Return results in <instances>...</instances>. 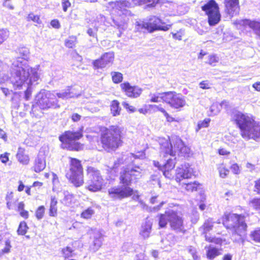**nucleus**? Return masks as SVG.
<instances>
[{"label":"nucleus","instance_id":"f257e3e1","mask_svg":"<svg viewBox=\"0 0 260 260\" xmlns=\"http://www.w3.org/2000/svg\"><path fill=\"white\" fill-rule=\"evenodd\" d=\"M20 57L13 59L10 69L9 79L15 86H20L29 76V83H32L39 80L37 70L29 67L24 61L29 53L28 49L22 47L18 49Z\"/></svg>","mask_w":260,"mask_h":260},{"label":"nucleus","instance_id":"f03ea898","mask_svg":"<svg viewBox=\"0 0 260 260\" xmlns=\"http://www.w3.org/2000/svg\"><path fill=\"white\" fill-rule=\"evenodd\" d=\"M231 119L240 128L244 139L255 140L260 138V124L255 122L252 117L236 111L233 112Z\"/></svg>","mask_w":260,"mask_h":260},{"label":"nucleus","instance_id":"7ed1b4c3","mask_svg":"<svg viewBox=\"0 0 260 260\" xmlns=\"http://www.w3.org/2000/svg\"><path fill=\"white\" fill-rule=\"evenodd\" d=\"M245 216L235 213L225 214L223 217L222 223L232 234L235 241L242 240L246 235L247 224Z\"/></svg>","mask_w":260,"mask_h":260},{"label":"nucleus","instance_id":"20e7f679","mask_svg":"<svg viewBox=\"0 0 260 260\" xmlns=\"http://www.w3.org/2000/svg\"><path fill=\"white\" fill-rule=\"evenodd\" d=\"M121 129L117 126H111L102 132L101 140L103 147L107 151L115 150L121 143Z\"/></svg>","mask_w":260,"mask_h":260},{"label":"nucleus","instance_id":"39448f33","mask_svg":"<svg viewBox=\"0 0 260 260\" xmlns=\"http://www.w3.org/2000/svg\"><path fill=\"white\" fill-rule=\"evenodd\" d=\"M160 228H165L169 222L171 229L176 232H184V227L182 217L178 213L171 209L165 211L164 214L157 216Z\"/></svg>","mask_w":260,"mask_h":260},{"label":"nucleus","instance_id":"423d86ee","mask_svg":"<svg viewBox=\"0 0 260 260\" xmlns=\"http://www.w3.org/2000/svg\"><path fill=\"white\" fill-rule=\"evenodd\" d=\"M172 141L174 143V149L172 144L165 138H159V143L160 145V156L167 157V155L172 157L175 156L177 152L183 154L187 153L188 148L184 146L183 141L179 137L172 138Z\"/></svg>","mask_w":260,"mask_h":260},{"label":"nucleus","instance_id":"0eeeda50","mask_svg":"<svg viewBox=\"0 0 260 260\" xmlns=\"http://www.w3.org/2000/svg\"><path fill=\"white\" fill-rule=\"evenodd\" d=\"M193 175L192 168H190L188 164H185L177 169L175 180L187 191H196L200 186V184L197 181L189 183L185 180L190 178Z\"/></svg>","mask_w":260,"mask_h":260},{"label":"nucleus","instance_id":"6e6552de","mask_svg":"<svg viewBox=\"0 0 260 260\" xmlns=\"http://www.w3.org/2000/svg\"><path fill=\"white\" fill-rule=\"evenodd\" d=\"M70 170L66 174V177L76 187H79L84 183L83 168L81 161L76 158L69 157Z\"/></svg>","mask_w":260,"mask_h":260},{"label":"nucleus","instance_id":"1a4fd4ad","mask_svg":"<svg viewBox=\"0 0 260 260\" xmlns=\"http://www.w3.org/2000/svg\"><path fill=\"white\" fill-rule=\"evenodd\" d=\"M80 131H67L59 137L61 142V147L71 150L78 151L82 148V145L77 141L82 137Z\"/></svg>","mask_w":260,"mask_h":260},{"label":"nucleus","instance_id":"9d476101","mask_svg":"<svg viewBox=\"0 0 260 260\" xmlns=\"http://www.w3.org/2000/svg\"><path fill=\"white\" fill-rule=\"evenodd\" d=\"M36 105H32V110L38 106L41 109L46 110L51 108L59 107L56 95L49 91L41 90L36 96Z\"/></svg>","mask_w":260,"mask_h":260},{"label":"nucleus","instance_id":"9b49d317","mask_svg":"<svg viewBox=\"0 0 260 260\" xmlns=\"http://www.w3.org/2000/svg\"><path fill=\"white\" fill-rule=\"evenodd\" d=\"M137 23L138 29H144L150 32L158 30L166 31L171 26V24H166L165 22L154 16H151L147 22L140 21Z\"/></svg>","mask_w":260,"mask_h":260},{"label":"nucleus","instance_id":"f8f14e48","mask_svg":"<svg viewBox=\"0 0 260 260\" xmlns=\"http://www.w3.org/2000/svg\"><path fill=\"white\" fill-rule=\"evenodd\" d=\"M88 180L87 188L91 191L100 190L102 187L103 179L99 170L94 168L89 167L87 169Z\"/></svg>","mask_w":260,"mask_h":260},{"label":"nucleus","instance_id":"ddd939ff","mask_svg":"<svg viewBox=\"0 0 260 260\" xmlns=\"http://www.w3.org/2000/svg\"><path fill=\"white\" fill-rule=\"evenodd\" d=\"M159 0H119L115 2H111L114 5L113 8L120 11L125 15H130V12L127 8H131L134 5H141L144 3H150V5L153 6Z\"/></svg>","mask_w":260,"mask_h":260},{"label":"nucleus","instance_id":"4468645a","mask_svg":"<svg viewBox=\"0 0 260 260\" xmlns=\"http://www.w3.org/2000/svg\"><path fill=\"white\" fill-rule=\"evenodd\" d=\"M202 9L208 16L210 25H215L219 22L221 16L218 4L214 0L209 1L202 7Z\"/></svg>","mask_w":260,"mask_h":260},{"label":"nucleus","instance_id":"2eb2a0df","mask_svg":"<svg viewBox=\"0 0 260 260\" xmlns=\"http://www.w3.org/2000/svg\"><path fill=\"white\" fill-rule=\"evenodd\" d=\"M133 189L127 186H117L108 189V196L113 200H121L130 197L133 193Z\"/></svg>","mask_w":260,"mask_h":260},{"label":"nucleus","instance_id":"dca6fc26","mask_svg":"<svg viewBox=\"0 0 260 260\" xmlns=\"http://www.w3.org/2000/svg\"><path fill=\"white\" fill-rule=\"evenodd\" d=\"M166 103L175 109L183 107L186 104L185 100L181 94L172 91L167 92Z\"/></svg>","mask_w":260,"mask_h":260},{"label":"nucleus","instance_id":"f3484780","mask_svg":"<svg viewBox=\"0 0 260 260\" xmlns=\"http://www.w3.org/2000/svg\"><path fill=\"white\" fill-rule=\"evenodd\" d=\"M175 159L176 158L174 159L169 158L166 163H160L158 161H154L153 164L156 167L158 168L162 172L166 177L170 179L173 177L172 171L176 164Z\"/></svg>","mask_w":260,"mask_h":260},{"label":"nucleus","instance_id":"a211bd4d","mask_svg":"<svg viewBox=\"0 0 260 260\" xmlns=\"http://www.w3.org/2000/svg\"><path fill=\"white\" fill-rule=\"evenodd\" d=\"M114 58L113 52H107L104 54L100 58L92 62L95 69H102L112 63Z\"/></svg>","mask_w":260,"mask_h":260},{"label":"nucleus","instance_id":"6ab92c4d","mask_svg":"<svg viewBox=\"0 0 260 260\" xmlns=\"http://www.w3.org/2000/svg\"><path fill=\"white\" fill-rule=\"evenodd\" d=\"M121 89L126 95L131 98H138L142 93L141 88L137 86H132L128 82H124L120 84Z\"/></svg>","mask_w":260,"mask_h":260},{"label":"nucleus","instance_id":"aec40b11","mask_svg":"<svg viewBox=\"0 0 260 260\" xmlns=\"http://www.w3.org/2000/svg\"><path fill=\"white\" fill-rule=\"evenodd\" d=\"M225 11L231 16L237 15L239 12V0H224Z\"/></svg>","mask_w":260,"mask_h":260},{"label":"nucleus","instance_id":"412c9836","mask_svg":"<svg viewBox=\"0 0 260 260\" xmlns=\"http://www.w3.org/2000/svg\"><path fill=\"white\" fill-rule=\"evenodd\" d=\"M238 23L244 26H248L253 30L256 36L260 38V20L257 21L249 19L241 20Z\"/></svg>","mask_w":260,"mask_h":260},{"label":"nucleus","instance_id":"4be33fe9","mask_svg":"<svg viewBox=\"0 0 260 260\" xmlns=\"http://www.w3.org/2000/svg\"><path fill=\"white\" fill-rule=\"evenodd\" d=\"M46 167V159L44 154L40 151L36 158L34 165L32 167L33 170L36 173L42 171Z\"/></svg>","mask_w":260,"mask_h":260},{"label":"nucleus","instance_id":"5701e85b","mask_svg":"<svg viewBox=\"0 0 260 260\" xmlns=\"http://www.w3.org/2000/svg\"><path fill=\"white\" fill-rule=\"evenodd\" d=\"M56 95L58 98L64 99L78 97L80 95V93L76 92L75 88L72 87H68L67 89L57 93Z\"/></svg>","mask_w":260,"mask_h":260},{"label":"nucleus","instance_id":"b1692460","mask_svg":"<svg viewBox=\"0 0 260 260\" xmlns=\"http://www.w3.org/2000/svg\"><path fill=\"white\" fill-rule=\"evenodd\" d=\"M133 180H134L132 174L129 172V168H127L121 173L120 177V182L122 186H129Z\"/></svg>","mask_w":260,"mask_h":260},{"label":"nucleus","instance_id":"393cba45","mask_svg":"<svg viewBox=\"0 0 260 260\" xmlns=\"http://www.w3.org/2000/svg\"><path fill=\"white\" fill-rule=\"evenodd\" d=\"M152 222L147 218L144 223L142 224L140 234L144 238H148L151 232Z\"/></svg>","mask_w":260,"mask_h":260},{"label":"nucleus","instance_id":"a878e982","mask_svg":"<svg viewBox=\"0 0 260 260\" xmlns=\"http://www.w3.org/2000/svg\"><path fill=\"white\" fill-rule=\"evenodd\" d=\"M167 92H156L150 93L149 95L150 101L151 102L158 103L163 101L166 103V98H167Z\"/></svg>","mask_w":260,"mask_h":260},{"label":"nucleus","instance_id":"bb28decb","mask_svg":"<svg viewBox=\"0 0 260 260\" xmlns=\"http://www.w3.org/2000/svg\"><path fill=\"white\" fill-rule=\"evenodd\" d=\"M29 78H30L29 76H28L27 78V79L25 81V82L22 85H21L20 86H15L13 84H12L13 85V86L16 88H20L22 85H25V84L27 85V89L25 91V95H24V98H25V100L27 101L29 100V99L30 97L31 94V86L34 84V85L37 84L38 81V80L32 83H29Z\"/></svg>","mask_w":260,"mask_h":260},{"label":"nucleus","instance_id":"cd10ccee","mask_svg":"<svg viewBox=\"0 0 260 260\" xmlns=\"http://www.w3.org/2000/svg\"><path fill=\"white\" fill-rule=\"evenodd\" d=\"M220 254L218 249L212 246H209L206 250L207 257L209 259H213Z\"/></svg>","mask_w":260,"mask_h":260},{"label":"nucleus","instance_id":"c85d7f7f","mask_svg":"<svg viewBox=\"0 0 260 260\" xmlns=\"http://www.w3.org/2000/svg\"><path fill=\"white\" fill-rule=\"evenodd\" d=\"M16 156L18 160L21 164L24 165L28 164L29 161V157L27 155L24 154L23 149L19 148Z\"/></svg>","mask_w":260,"mask_h":260},{"label":"nucleus","instance_id":"c756f323","mask_svg":"<svg viewBox=\"0 0 260 260\" xmlns=\"http://www.w3.org/2000/svg\"><path fill=\"white\" fill-rule=\"evenodd\" d=\"M228 103L225 101H222L220 105L217 103L213 104L210 107V111L213 115L218 114L221 111V108L223 106H228Z\"/></svg>","mask_w":260,"mask_h":260},{"label":"nucleus","instance_id":"7c9ffc66","mask_svg":"<svg viewBox=\"0 0 260 260\" xmlns=\"http://www.w3.org/2000/svg\"><path fill=\"white\" fill-rule=\"evenodd\" d=\"M57 201L55 197H51V203L49 209V215L51 216H55L57 214Z\"/></svg>","mask_w":260,"mask_h":260},{"label":"nucleus","instance_id":"2f4dec72","mask_svg":"<svg viewBox=\"0 0 260 260\" xmlns=\"http://www.w3.org/2000/svg\"><path fill=\"white\" fill-rule=\"evenodd\" d=\"M103 241V236L102 234L98 232L94 238L93 241V250L96 251L102 245Z\"/></svg>","mask_w":260,"mask_h":260},{"label":"nucleus","instance_id":"473e14b6","mask_svg":"<svg viewBox=\"0 0 260 260\" xmlns=\"http://www.w3.org/2000/svg\"><path fill=\"white\" fill-rule=\"evenodd\" d=\"M129 171L134 180L139 179L142 176V170L139 167L135 166L129 169Z\"/></svg>","mask_w":260,"mask_h":260},{"label":"nucleus","instance_id":"72a5a7b5","mask_svg":"<svg viewBox=\"0 0 260 260\" xmlns=\"http://www.w3.org/2000/svg\"><path fill=\"white\" fill-rule=\"evenodd\" d=\"M214 222L212 218H209L205 222L201 229L203 230V234H205L207 232L212 229Z\"/></svg>","mask_w":260,"mask_h":260},{"label":"nucleus","instance_id":"f704fd0d","mask_svg":"<svg viewBox=\"0 0 260 260\" xmlns=\"http://www.w3.org/2000/svg\"><path fill=\"white\" fill-rule=\"evenodd\" d=\"M63 193L64 197L62 200L63 204L68 206H71L74 199L73 195L68 191H64Z\"/></svg>","mask_w":260,"mask_h":260},{"label":"nucleus","instance_id":"c9c22d12","mask_svg":"<svg viewBox=\"0 0 260 260\" xmlns=\"http://www.w3.org/2000/svg\"><path fill=\"white\" fill-rule=\"evenodd\" d=\"M120 108L119 107V103L117 101H113L111 105V113L114 116L120 114Z\"/></svg>","mask_w":260,"mask_h":260},{"label":"nucleus","instance_id":"e433bc0d","mask_svg":"<svg viewBox=\"0 0 260 260\" xmlns=\"http://www.w3.org/2000/svg\"><path fill=\"white\" fill-rule=\"evenodd\" d=\"M112 81L115 83H120L123 79V75L121 73L117 72H112L111 73Z\"/></svg>","mask_w":260,"mask_h":260},{"label":"nucleus","instance_id":"4c0bfd02","mask_svg":"<svg viewBox=\"0 0 260 260\" xmlns=\"http://www.w3.org/2000/svg\"><path fill=\"white\" fill-rule=\"evenodd\" d=\"M28 226L25 221H22L20 223L17 230V234L19 235H24L27 231Z\"/></svg>","mask_w":260,"mask_h":260},{"label":"nucleus","instance_id":"58836bf2","mask_svg":"<svg viewBox=\"0 0 260 260\" xmlns=\"http://www.w3.org/2000/svg\"><path fill=\"white\" fill-rule=\"evenodd\" d=\"M73 249L69 246L63 248L61 250V254L63 257L65 258L72 257L73 255Z\"/></svg>","mask_w":260,"mask_h":260},{"label":"nucleus","instance_id":"ea45409f","mask_svg":"<svg viewBox=\"0 0 260 260\" xmlns=\"http://www.w3.org/2000/svg\"><path fill=\"white\" fill-rule=\"evenodd\" d=\"M218 170L220 177L222 178H225L229 174V170L225 168L223 164L219 165Z\"/></svg>","mask_w":260,"mask_h":260},{"label":"nucleus","instance_id":"a19ab883","mask_svg":"<svg viewBox=\"0 0 260 260\" xmlns=\"http://www.w3.org/2000/svg\"><path fill=\"white\" fill-rule=\"evenodd\" d=\"M94 213V211L93 209L92 208L89 207L82 212L81 216L84 219H89L91 217L92 215Z\"/></svg>","mask_w":260,"mask_h":260},{"label":"nucleus","instance_id":"79ce46f5","mask_svg":"<svg viewBox=\"0 0 260 260\" xmlns=\"http://www.w3.org/2000/svg\"><path fill=\"white\" fill-rule=\"evenodd\" d=\"M9 36V31L7 29L0 30V45L7 39Z\"/></svg>","mask_w":260,"mask_h":260},{"label":"nucleus","instance_id":"37998d69","mask_svg":"<svg viewBox=\"0 0 260 260\" xmlns=\"http://www.w3.org/2000/svg\"><path fill=\"white\" fill-rule=\"evenodd\" d=\"M27 20L29 21H32L33 22L37 23V24H41L42 23L41 20L40 19L39 16L37 15H35L32 13H30L28 14L27 17Z\"/></svg>","mask_w":260,"mask_h":260},{"label":"nucleus","instance_id":"c03bdc74","mask_svg":"<svg viewBox=\"0 0 260 260\" xmlns=\"http://www.w3.org/2000/svg\"><path fill=\"white\" fill-rule=\"evenodd\" d=\"M76 37L74 36L70 37L66 41L65 45L68 48H73L76 43Z\"/></svg>","mask_w":260,"mask_h":260},{"label":"nucleus","instance_id":"a18cd8bd","mask_svg":"<svg viewBox=\"0 0 260 260\" xmlns=\"http://www.w3.org/2000/svg\"><path fill=\"white\" fill-rule=\"evenodd\" d=\"M250 237L254 241L260 243V228L252 232L250 234Z\"/></svg>","mask_w":260,"mask_h":260},{"label":"nucleus","instance_id":"49530a36","mask_svg":"<svg viewBox=\"0 0 260 260\" xmlns=\"http://www.w3.org/2000/svg\"><path fill=\"white\" fill-rule=\"evenodd\" d=\"M219 61V58L215 55H211L208 56V59L207 63L212 66H215L216 63Z\"/></svg>","mask_w":260,"mask_h":260},{"label":"nucleus","instance_id":"de8ad7c7","mask_svg":"<svg viewBox=\"0 0 260 260\" xmlns=\"http://www.w3.org/2000/svg\"><path fill=\"white\" fill-rule=\"evenodd\" d=\"M5 247L2 250V252L3 253H8L10 252L11 248H12V246L11 245V240L10 239H7L5 241Z\"/></svg>","mask_w":260,"mask_h":260},{"label":"nucleus","instance_id":"09e8293b","mask_svg":"<svg viewBox=\"0 0 260 260\" xmlns=\"http://www.w3.org/2000/svg\"><path fill=\"white\" fill-rule=\"evenodd\" d=\"M45 213V207L44 206H40L36 212V216L39 220L43 217Z\"/></svg>","mask_w":260,"mask_h":260},{"label":"nucleus","instance_id":"8fccbe9b","mask_svg":"<svg viewBox=\"0 0 260 260\" xmlns=\"http://www.w3.org/2000/svg\"><path fill=\"white\" fill-rule=\"evenodd\" d=\"M250 205L260 212V199H254L250 202Z\"/></svg>","mask_w":260,"mask_h":260},{"label":"nucleus","instance_id":"3c124183","mask_svg":"<svg viewBox=\"0 0 260 260\" xmlns=\"http://www.w3.org/2000/svg\"><path fill=\"white\" fill-rule=\"evenodd\" d=\"M148 107L154 112L160 111L164 114L166 112V110L162 107H161V105H149Z\"/></svg>","mask_w":260,"mask_h":260},{"label":"nucleus","instance_id":"603ef678","mask_svg":"<svg viewBox=\"0 0 260 260\" xmlns=\"http://www.w3.org/2000/svg\"><path fill=\"white\" fill-rule=\"evenodd\" d=\"M210 121V119L209 118H207V119H204L202 121L199 122L198 124V128L197 129V131H198L201 128L208 127Z\"/></svg>","mask_w":260,"mask_h":260},{"label":"nucleus","instance_id":"864d4df0","mask_svg":"<svg viewBox=\"0 0 260 260\" xmlns=\"http://www.w3.org/2000/svg\"><path fill=\"white\" fill-rule=\"evenodd\" d=\"M131 242H125L122 246V250L123 251L130 252L133 250V247Z\"/></svg>","mask_w":260,"mask_h":260},{"label":"nucleus","instance_id":"5fc2aeb1","mask_svg":"<svg viewBox=\"0 0 260 260\" xmlns=\"http://www.w3.org/2000/svg\"><path fill=\"white\" fill-rule=\"evenodd\" d=\"M71 6V4L69 0H61V6L64 12H67Z\"/></svg>","mask_w":260,"mask_h":260},{"label":"nucleus","instance_id":"6e6d98bb","mask_svg":"<svg viewBox=\"0 0 260 260\" xmlns=\"http://www.w3.org/2000/svg\"><path fill=\"white\" fill-rule=\"evenodd\" d=\"M189 252L192 255L194 260H198V257L196 255V250L192 246H189L188 248Z\"/></svg>","mask_w":260,"mask_h":260},{"label":"nucleus","instance_id":"4d7b16f0","mask_svg":"<svg viewBox=\"0 0 260 260\" xmlns=\"http://www.w3.org/2000/svg\"><path fill=\"white\" fill-rule=\"evenodd\" d=\"M3 6L10 10H13L14 9L11 0H5L3 3Z\"/></svg>","mask_w":260,"mask_h":260},{"label":"nucleus","instance_id":"13d9d810","mask_svg":"<svg viewBox=\"0 0 260 260\" xmlns=\"http://www.w3.org/2000/svg\"><path fill=\"white\" fill-rule=\"evenodd\" d=\"M231 169L232 170V171L236 174H239L240 173V169L239 167V166L237 164H233L231 167Z\"/></svg>","mask_w":260,"mask_h":260},{"label":"nucleus","instance_id":"bf43d9fd","mask_svg":"<svg viewBox=\"0 0 260 260\" xmlns=\"http://www.w3.org/2000/svg\"><path fill=\"white\" fill-rule=\"evenodd\" d=\"M211 84L207 81H204L200 83V86L202 89H209Z\"/></svg>","mask_w":260,"mask_h":260},{"label":"nucleus","instance_id":"052dcab7","mask_svg":"<svg viewBox=\"0 0 260 260\" xmlns=\"http://www.w3.org/2000/svg\"><path fill=\"white\" fill-rule=\"evenodd\" d=\"M9 155L8 153H5L0 155V159L3 163H6L9 160Z\"/></svg>","mask_w":260,"mask_h":260},{"label":"nucleus","instance_id":"680f3d73","mask_svg":"<svg viewBox=\"0 0 260 260\" xmlns=\"http://www.w3.org/2000/svg\"><path fill=\"white\" fill-rule=\"evenodd\" d=\"M113 22H114V24L116 26H117V27L119 29H123L125 27V24H124V22H123V21H121V22H119L117 20H113Z\"/></svg>","mask_w":260,"mask_h":260},{"label":"nucleus","instance_id":"e2e57ef3","mask_svg":"<svg viewBox=\"0 0 260 260\" xmlns=\"http://www.w3.org/2000/svg\"><path fill=\"white\" fill-rule=\"evenodd\" d=\"M96 28L92 29L91 28H89L88 29L87 32L90 37H94L96 36Z\"/></svg>","mask_w":260,"mask_h":260},{"label":"nucleus","instance_id":"0e129e2a","mask_svg":"<svg viewBox=\"0 0 260 260\" xmlns=\"http://www.w3.org/2000/svg\"><path fill=\"white\" fill-rule=\"evenodd\" d=\"M0 139H2L4 142H6L7 141V135L6 133L0 128Z\"/></svg>","mask_w":260,"mask_h":260},{"label":"nucleus","instance_id":"69168bd1","mask_svg":"<svg viewBox=\"0 0 260 260\" xmlns=\"http://www.w3.org/2000/svg\"><path fill=\"white\" fill-rule=\"evenodd\" d=\"M81 116L77 114V113H74L71 117L72 120L74 122H78L81 119Z\"/></svg>","mask_w":260,"mask_h":260},{"label":"nucleus","instance_id":"338daca9","mask_svg":"<svg viewBox=\"0 0 260 260\" xmlns=\"http://www.w3.org/2000/svg\"><path fill=\"white\" fill-rule=\"evenodd\" d=\"M51 26L55 28H58L60 27V24L58 20L56 19L53 20L51 21Z\"/></svg>","mask_w":260,"mask_h":260},{"label":"nucleus","instance_id":"774afa93","mask_svg":"<svg viewBox=\"0 0 260 260\" xmlns=\"http://www.w3.org/2000/svg\"><path fill=\"white\" fill-rule=\"evenodd\" d=\"M135 260H147V257L144 253H139L136 255Z\"/></svg>","mask_w":260,"mask_h":260}]
</instances>
